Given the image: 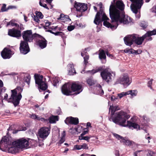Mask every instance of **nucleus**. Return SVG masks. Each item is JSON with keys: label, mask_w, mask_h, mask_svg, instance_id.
<instances>
[{"label": "nucleus", "mask_w": 156, "mask_h": 156, "mask_svg": "<svg viewBox=\"0 0 156 156\" xmlns=\"http://www.w3.org/2000/svg\"><path fill=\"white\" fill-rule=\"evenodd\" d=\"M1 54L3 58H9L11 56V51L9 49L5 48L2 52Z\"/></svg>", "instance_id": "20"}, {"label": "nucleus", "mask_w": 156, "mask_h": 156, "mask_svg": "<svg viewBox=\"0 0 156 156\" xmlns=\"http://www.w3.org/2000/svg\"><path fill=\"white\" fill-rule=\"evenodd\" d=\"M153 80L152 79H151L148 83V87H150L151 88V89H152V87H151V85H152V83Z\"/></svg>", "instance_id": "42"}, {"label": "nucleus", "mask_w": 156, "mask_h": 156, "mask_svg": "<svg viewBox=\"0 0 156 156\" xmlns=\"http://www.w3.org/2000/svg\"><path fill=\"white\" fill-rule=\"evenodd\" d=\"M3 86V84L2 81L0 80V87H2Z\"/></svg>", "instance_id": "56"}, {"label": "nucleus", "mask_w": 156, "mask_h": 156, "mask_svg": "<svg viewBox=\"0 0 156 156\" xmlns=\"http://www.w3.org/2000/svg\"><path fill=\"white\" fill-rule=\"evenodd\" d=\"M90 137V136H81V135H80L79 136V139L80 140H84L87 141V142H89V139Z\"/></svg>", "instance_id": "25"}, {"label": "nucleus", "mask_w": 156, "mask_h": 156, "mask_svg": "<svg viewBox=\"0 0 156 156\" xmlns=\"http://www.w3.org/2000/svg\"><path fill=\"white\" fill-rule=\"evenodd\" d=\"M89 58V56L88 55H86L83 58H84V62L85 65H86L88 63V60Z\"/></svg>", "instance_id": "29"}, {"label": "nucleus", "mask_w": 156, "mask_h": 156, "mask_svg": "<svg viewBox=\"0 0 156 156\" xmlns=\"http://www.w3.org/2000/svg\"><path fill=\"white\" fill-rule=\"evenodd\" d=\"M88 130H84L80 135L81 136H84L88 133Z\"/></svg>", "instance_id": "53"}, {"label": "nucleus", "mask_w": 156, "mask_h": 156, "mask_svg": "<svg viewBox=\"0 0 156 156\" xmlns=\"http://www.w3.org/2000/svg\"><path fill=\"white\" fill-rule=\"evenodd\" d=\"M68 68L69 74V75H73L76 73V70L74 69V66L73 64H68Z\"/></svg>", "instance_id": "21"}, {"label": "nucleus", "mask_w": 156, "mask_h": 156, "mask_svg": "<svg viewBox=\"0 0 156 156\" xmlns=\"http://www.w3.org/2000/svg\"><path fill=\"white\" fill-rule=\"evenodd\" d=\"M124 6L123 2L120 1H116L115 5H112V3L110 5L109 11L112 24L107 21L109 19L101 9L97 13L94 21V23L96 25H98L100 23L104 21V25L111 28L112 30L117 28L118 22L123 24L133 23L131 18L124 14L123 11Z\"/></svg>", "instance_id": "1"}, {"label": "nucleus", "mask_w": 156, "mask_h": 156, "mask_svg": "<svg viewBox=\"0 0 156 156\" xmlns=\"http://www.w3.org/2000/svg\"><path fill=\"white\" fill-rule=\"evenodd\" d=\"M128 50L129 49L126 48V49H125L124 51V52H125L126 53H128Z\"/></svg>", "instance_id": "63"}, {"label": "nucleus", "mask_w": 156, "mask_h": 156, "mask_svg": "<svg viewBox=\"0 0 156 156\" xmlns=\"http://www.w3.org/2000/svg\"><path fill=\"white\" fill-rule=\"evenodd\" d=\"M63 34V33L62 32H57L56 33H55L54 35L55 36H57L58 35H62Z\"/></svg>", "instance_id": "49"}, {"label": "nucleus", "mask_w": 156, "mask_h": 156, "mask_svg": "<svg viewBox=\"0 0 156 156\" xmlns=\"http://www.w3.org/2000/svg\"><path fill=\"white\" fill-rule=\"evenodd\" d=\"M105 52L103 50H102L99 54V58L100 59H105L106 58V56L105 55Z\"/></svg>", "instance_id": "23"}, {"label": "nucleus", "mask_w": 156, "mask_h": 156, "mask_svg": "<svg viewBox=\"0 0 156 156\" xmlns=\"http://www.w3.org/2000/svg\"><path fill=\"white\" fill-rule=\"evenodd\" d=\"M16 6H14L11 5V6H9L7 8V9H8V10H9V9H16Z\"/></svg>", "instance_id": "51"}, {"label": "nucleus", "mask_w": 156, "mask_h": 156, "mask_svg": "<svg viewBox=\"0 0 156 156\" xmlns=\"http://www.w3.org/2000/svg\"><path fill=\"white\" fill-rule=\"evenodd\" d=\"M24 20L26 22L27 21V17L25 15H24Z\"/></svg>", "instance_id": "60"}, {"label": "nucleus", "mask_w": 156, "mask_h": 156, "mask_svg": "<svg viewBox=\"0 0 156 156\" xmlns=\"http://www.w3.org/2000/svg\"><path fill=\"white\" fill-rule=\"evenodd\" d=\"M98 5H99V7L100 9H101L102 8V4L101 3H100Z\"/></svg>", "instance_id": "61"}, {"label": "nucleus", "mask_w": 156, "mask_h": 156, "mask_svg": "<svg viewBox=\"0 0 156 156\" xmlns=\"http://www.w3.org/2000/svg\"><path fill=\"white\" fill-rule=\"evenodd\" d=\"M87 126L88 127H91V124L90 122H87Z\"/></svg>", "instance_id": "62"}, {"label": "nucleus", "mask_w": 156, "mask_h": 156, "mask_svg": "<svg viewBox=\"0 0 156 156\" xmlns=\"http://www.w3.org/2000/svg\"><path fill=\"white\" fill-rule=\"evenodd\" d=\"M156 34V30L148 31L142 37H138L136 35L133 34L128 35L124 38L125 44L127 45L130 46L134 41L138 45L141 44L144 39H146L147 41H150L152 40L151 36Z\"/></svg>", "instance_id": "3"}, {"label": "nucleus", "mask_w": 156, "mask_h": 156, "mask_svg": "<svg viewBox=\"0 0 156 156\" xmlns=\"http://www.w3.org/2000/svg\"><path fill=\"white\" fill-rule=\"evenodd\" d=\"M10 25H11L13 27L15 26L17 27L18 26V25L17 23H13L11 21L8 23L7 25V27Z\"/></svg>", "instance_id": "32"}, {"label": "nucleus", "mask_w": 156, "mask_h": 156, "mask_svg": "<svg viewBox=\"0 0 156 156\" xmlns=\"http://www.w3.org/2000/svg\"><path fill=\"white\" fill-rule=\"evenodd\" d=\"M98 87L101 90V94H104V91L102 89L101 86L100 85H98Z\"/></svg>", "instance_id": "54"}, {"label": "nucleus", "mask_w": 156, "mask_h": 156, "mask_svg": "<svg viewBox=\"0 0 156 156\" xmlns=\"http://www.w3.org/2000/svg\"><path fill=\"white\" fill-rule=\"evenodd\" d=\"M32 17L33 18L34 20L37 22L38 23H39L40 21V20L39 18L38 17H37V16L34 15H33V16H32Z\"/></svg>", "instance_id": "37"}, {"label": "nucleus", "mask_w": 156, "mask_h": 156, "mask_svg": "<svg viewBox=\"0 0 156 156\" xmlns=\"http://www.w3.org/2000/svg\"><path fill=\"white\" fill-rule=\"evenodd\" d=\"M130 91H127V92H124L119 94H118V96L120 98H121L123 97L126 96L127 95H129L130 93Z\"/></svg>", "instance_id": "24"}, {"label": "nucleus", "mask_w": 156, "mask_h": 156, "mask_svg": "<svg viewBox=\"0 0 156 156\" xmlns=\"http://www.w3.org/2000/svg\"><path fill=\"white\" fill-rule=\"evenodd\" d=\"M142 51L141 50H135L134 54H140L141 53Z\"/></svg>", "instance_id": "50"}, {"label": "nucleus", "mask_w": 156, "mask_h": 156, "mask_svg": "<svg viewBox=\"0 0 156 156\" xmlns=\"http://www.w3.org/2000/svg\"><path fill=\"white\" fill-rule=\"evenodd\" d=\"M88 49H89L88 48H85L84 50H83L81 52V55L82 57H83L84 56V55H85V56L86 55H86V54L87 53V50Z\"/></svg>", "instance_id": "36"}, {"label": "nucleus", "mask_w": 156, "mask_h": 156, "mask_svg": "<svg viewBox=\"0 0 156 156\" xmlns=\"http://www.w3.org/2000/svg\"><path fill=\"white\" fill-rule=\"evenodd\" d=\"M63 16V14H60V17H59L58 18V20H62V17Z\"/></svg>", "instance_id": "59"}, {"label": "nucleus", "mask_w": 156, "mask_h": 156, "mask_svg": "<svg viewBox=\"0 0 156 156\" xmlns=\"http://www.w3.org/2000/svg\"><path fill=\"white\" fill-rule=\"evenodd\" d=\"M129 91H131L130 92V93L129 94H130L131 95V96H136V95L137 93V90H129Z\"/></svg>", "instance_id": "30"}, {"label": "nucleus", "mask_w": 156, "mask_h": 156, "mask_svg": "<svg viewBox=\"0 0 156 156\" xmlns=\"http://www.w3.org/2000/svg\"><path fill=\"white\" fill-rule=\"evenodd\" d=\"M102 67H100L96 69L94 71V73H97L98 71H101L102 70Z\"/></svg>", "instance_id": "45"}, {"label": "nucleus", "mask_w": 156, "mask_h": 156, "mask_svg": "<svg viewBox=\"0 0 156 156\" xmlns=\"http://www.w3.org/2000/svg\"><path fill=\"white\" fill-rule=\"evenodd\" d=\"M115 75L114 73L109 72L107 69H104L101 73V75L103 79L107 82L111 81Z\"/></svg>", "instance_id": "9"}, {"label": "nucleus", "mask_w": 156, "mask_h": 156, "mask_svg": "<svg viewBox=\"0 0 156 156\" xmlns=\"http://www.w3.org/2000/svg\"><path fill=\"white\" fill-rule=\"evenodd\" d=\"M87 83L90 86H92L95 83V82L91 78H88L87 80Z\"/></svg>", "instance_id": "26"}, {"label": "nucleus", "mask_w": 156, "mask_h": 156, "mask_svg": "<svg viewBox=\"0 0 156 156\" xmlns=\"http://www.w3.org/2000/svg\"><path fill=\"white\" fill-rule=\"evenodd\" d=\"M52 0H46L47 2H48L49 4H50Z\"/></svg>", "instance_id": "64"}, {"label": "nucleus", "mask_w": 156, "mask_h": 156, "mask_svg": "<svg viewBox=\"0 0 156 156\" xmlns=\"http://www.w3.org/2000/svg\"><path fill=\"white\" fill-rule=\"evenodd\" d=\"M118 82L124 86H128L129 85L131 82L128 75L126 74H124L118 79Z\"/></svg>", "instance_id": "11"}, {"label": "nucleus", "mask_w": 156, "mask_h": 156, "mask_svg": "<svg viewBox=\"0 0 156 156\" xmlns=\"http://www.w3.org/2000/svg\"><path fill=\"white\" fill-rule=\"evenodd\" d=\"M141 151H143L142 150H139L135 152L134 153V156H137V154H138V153Z\"/></svg>", "instance_id": "52"}, {"label": "nucleus", "mask_w": 156, "mask_h": 156, "mask_svg": "<svg viewBox=\"0 0 156 156\" xmlns=\"http://www.w3.org/2000/svg\"><path fill=\"white\" fill-rule=\"evenodd\" d=\"M133 4H131L130 8L132 11L135 14H139L136 16V18H139L140 17V9L143 5V0H130Z\"/></svg>", "instance_id": "7"}, {"label": "nucleus", "mask_w": 156, "mask_h": 156, "mask_svg": "<svg viewBox=\"0 0 156 156\" xmlns=\"http://www.w3.org/2000/svg\"><path fill=\"white\" fill-rule=\"evenodd\" d=\"M74 6L77 11L81 12H84L87 9V4L84 3L76 2Z\"/></svg>", "instance_id": "17"}, {"label": "nucleus", "mask_w": 156, "mask_h": 156, "mask_svg": "<svg viewBox=\"0 0 156 156\" xmlns=\"http://www.w3.org/2000/svg\"><path fill=\"white\" fill-rule=\"evenodd\" d=\"M65 122L66 124L68 125L70 124L76 125L79 123V120L77 118L69 117L66 118L65 121Z\"/></svg>", "instance_id": "18"}, {"label": "nucleus", "mask_w": 156, "mask_h": 156, "mask_svg": "<svg viewBox=\"0 0 156 156\" xmlns=\"http://www.w3.org/2000/svg\"><path fill=\"white\" fill-rule=\"evenodd\" d=\"M37 43L41 49L45 48L47 44V41L44 38L41 37H39Z\"/></svg>", "instance_id": "19"}, {"label": "nucleus", "mask_w": 156, "mask_h": 156, "mask_svg": "<svg viewBox=\"0 0 156 156\" xmlns=\"http://www.w3.org/2000/svg\"><path fill=\"white\" fill-rule=\"evenodd\" d=\"M113 135L116 138L120 141L121 143H123L124 144L131 146L134 144L133 142L128 140L125 138H124L116 133H114Z\"/></svg>", "instance_id": "13"}, {"label": "nucleus", "mask_w": 156, "mask_h": 156, "mask_svg": "<svg viewBox=\"0 0 156 156\" xmlns=\"http://www.w3.org/2000/svg\"><path fill=\"white\" fill-rule=\"evenodd\" d=\"M10 97L8 98V95L5 94L4 97V99L7 100L8 102H12L15 107L17 106L20 103V101L22 98V96L20 92L17 93V89L12 90Z\"/></svg>", "instance_id": "6"}, {"label": "nucleus", "mask_w": 156, "mask_h": 156, "mask_svg": "<svg viewBox=\"0 0 156 156\" xmlns=\"http://www.w3.org/2000/svg\"><path fill=\"white\" fill-rule=\"evenodd\" d=\"M13 144L17 145L19 148L28 147L29 144L28 141L24 138H22L14 141Z\"/></svg>", "instance_id": "10"}, {"label": "nucleus", "mask_w": 156, "mask_h": 156, "mask_svg": "<svg viewBox=\"0 0 156 156\" xmlns=\"http://www.w3.org/2000/svg\"><path fill=\"white\" fill-rule=\"evenodd\" d=\"M58 120V116H52L49 118V122L51 123H55L56 121Z\"/></svg>", "instance_id": "22"}, {"label": "nucleus", "mask_w": 156, "mask_h": 156, "mask_svg": "<svg viewBox=\"0 0 156 156\" xmlns=\"http://www.w3.org/2000/svg\"><path fill=\"white\" fill-rule=\"evenodd\" d=\"M37 117V115L33 114L30 115V117L31 118L34 119H36V117Z\"/></svg>", "instance_id": "46"}, {"label": "nucleus", "mask_w": 156, "mask_h": 156, "mask_svg": "<svg viewBox=\"0 0 156 156\" xmlns=\"http://www.w3.org/2000/svg\"><path fill=\"white\" fill-rule=\"evenodd\" d=\"M37 120H41L42 121L43 120H44V119L43 118H41L40 116L38 115H37V117H36V119Z\"/></svg>", "instance_id": "48"}, {"label": "nucleus", "mask_w": 156, "mask_h": 156, "mask_svg": "<svg viewBox=\"0 0 156 156\" xmlns=\"http://www.w3.org/2000/svg\"><path fill=\"white\" fill-rule=\"evenodd\" d=\"M50 133V129L46 127L41 128L38 130V135L40 138L42 139L46 138Z\"/></svg>", "instance_id": "14"}, {"label": "nucleus", "mask_w": 156, "mask_h": 156, "mask_svg": "<svg viewBox=\"0 0 156 156\" xmlns=\"http://www.w3.org/2000/svg\"><path fill=\"white\" fill-rule=\"evenodd\" d=\"M81 145H75L74 146V149L77 150H80L81 149Z\"/></svg>", "instance_id": "39"}, {"label": "nucleus", "mask_w": 156, "mask_h": 156, "mask_svg": "<svg viewBox=\"0 0 156 156\" xmlns=\"http://www.w3.org/2000/svg\"><path fill=\"white\" fill-rule=\"evenodd\" d=\"M8 137L6 136L2 138L0 142V149L8 151V152L14 154L17 152L18 147L13 144Z\"/></svg>", "instance_id": "4"}, {"label": "nucleus", "mask_w": 156, "mask_h": 156, "mask_svg": "<svg viewBox=\"0 0 156 156\" xmlns=\"http://www.w3.org/2000/svg\"><path fill=\"white\" fill-rule=\"evenodd\" d=\"M155 154L151 151H149L147 156H154Z\"/></svg>", "instance_id": "43"}, {"label": "nucleus", "mask_w": 156, "mask_h": 156, "mask_svg": "<svg viewBox=\"0 0 156 156\" xmlns=\"http://www.w3.org/2000/svg\"><path fill=\"white\" fill-rule=\"evenodd\" d=\"M120 109L118 106L113 107L110 106L109 110L111 112L112 116L109 118V120H111L115 123L119 125L124 127H128L130 128H133L135 129H139L140 126L139 125L135 123L129 121H127V124H125V123L128 119L130 118V116L128 115L126 112L121 111L119 112L116 113V116L114 118L112 116L114 115V112Z\"/></svg>", "instance_id": "2"}, {"label": "nucleus", "mask_w": 156, "mask_h": 156, "mask_svg": "<svg viewBox=\"0 0 156 156\" xmlns=\"http://www.w3.org/2000/svg\"><path fill=\"white\" fill-rule=\"evenodd\" d=\"M66 135V132L65 131H64L62 133L61 136L62 137L65 138V136Z\"/></svg>", "instance_id": "55"}, {"label": "nucleus", "mask_w": 156, "mask_h": 156, "mask_svg": "<svg viewBox=\"0 0 156 156\" xmlns=\"http://www.w3.org/2000/svg\"><path fill=\"white\" fill-rule=\"evenodd\" d=\"M40 5L41 6H42V7L47 9H49V8L47 6V5L46 4H44V3H41V2H40Z\"/></svg>", "instance_id": "41"}, {"label": "nucleus", "mask_w": 156, "mask_h": 156, "mask_svg": "<svg viewBox=\"0 0 156 156\" xmlns=\"http://www.w3.org/2000/svg\"><path fill=\"white\" fill-rule=\"evenodd\" d=\"M36 84L38 85L40 88L44 90L48 88L46 83L43 81V76L35 74L34 76Z\"/></svg>", "instance_id": "8"}, {"label": "nucleus", "mask_w": 156, "mask_h": 156, "mask_svg": "<svg viewBox=\"0 0 156 156\" xmlns=\"http://www.w3.org/2000/svg\"><path fill=\"white\" fill-rule=\"evenodd\" d=\"M75 27L71 25L68 26L67 27L68 30L69 31H71L74 29Z\"/></svg>", "instance_id": "40"}, {"label": "nucleus", "mask_w": 156, "mask_h": 156, "mask_svg": "<svg viewBox=\"0 0 156 156\" xmlns=\"http://www.w3.org/2000/svg\"><path fill=\"white\" fill-rule=\"evenodd\" d=\"M73 91H77V93L73 94L76 95L79 94L82 91V87L75 83H73L71 85L69 83H66L64 85L62 88V93L66 95L71 94L72 91L70 89Z\"/></svg>", "instance_id": "5"}, {"label": "nucleus", "mask_w": 156, "mask_h": 156, "mask_svg": "<svg viewBox=\"0 0 156 156\" xmlns=\"http://www.w3.org/2000/svg\"><path fill=\"white\" fill-rule=\"evenodd\" d=\"M6 5L5 4H3L2 6V7L1 9V10L2 12L6 11L8 10L7 8H6Z\"/></svg>", "instance_id": "35"}, {"label": "nucleus", "mask_w": 156, "mask_h": 156, "mask_svg": "<svg viewBox=\"0 0 156 156\" xmlns=\"http://www.w3.org/2000/svg\"><path fill=\"white\" fill-rule=\"evenodd\" d=\"M20 49L21 53L23 54L27 53L30 51L27 42L21 41L20 44Z\"/></svg>", "instance_id": "15"}, {"label": "nucleus", "mask_w": 156, "mask_h": 156, "mask_svg": "<svg viewBox=\"0 0 156 156\" xmlns=\"http://www.w3.org/2000/svg\"><path fill=\"white\" fill-rule=\"evenodd\" d=\"M65 141V138L61 137L60 140L58 142V145L60 146V144L63 143Z\"/></svg>", "instance_id": "38"}, {"label": "nucleus", "mask_w": 156, "mask_h": 156, "mask_svg": "<svg viewBox=\"0 0 156 156\" xmlns=\"http://www.w3.org/2000/svg\"><path fill=\"white\" fill-rule=\"evenodd\" d=\"M8 34L11 37L19 38L21 36V32L20 30L13 28L9 30Z\"/></svg>", "instance_id": "16"}, {"label": "nucleus", "mask_w": 156, "mask_h": 156, "mask_svg": "<svg viewBox=\"0 0 156 156\" xmlns=\"http://www.w3.org/2000/svg\"><path fill=\"white\" fill-rule=\"evenodd\" d=\"M30 75H27L24 78V81L27 82L28 85H29L30 83Z\"/></svg>", "instance_id": "27"}, {"label": "nucleus", "mask_w": 156, "mask_h": 156, "mask_svg": "<svg viewBox=\"0 0 156 156\" xmlns=\"http://www.w3.org/2000/svg\"><path fill=\"white\" fill-rule=\"evenodd\" d=\"M105 53L109 57H110L111 56H112V55H111V54H110L108 53V51H105Z\"/></svg>", "instance_id": "57"}, {"label": "nucleus", "mask_w": 156, "mask_h": 156, "mask_svg": "<svg viewBox=\"0 0 156 156\" xmlns=\"http://www.w3.org/2000/svg\"><path fill=\"white\" fill-rule=\"evenodd\" d=\"M51 24V23L48 22H46L45 23V26H44V27L45 29H47V27H48Z\"/></svg>", "instance_id": "44"}, {"label": "nucleus", "mask_w": 156, "mask_h": 156, "mask_svg": "<svg viewBox=\"0 0 156 156\" xmlns=\"http://www.w3.org/2000/svg\"><path fill=\"white\" fill-rule=\"evenodd\" d=\"M59 82L58 78L57 77H55L53 78V85L56 86Z\"/></svg>", "instance_id": "28"}, {"label": "nucleus", "mask_w": 156, "mask_h": 156, "mask_svg": "<svg viewBox=\"0 0 156 156\" xmlns=\"http://www.w3.org/2000/svg\"><path fill=\"white\" fill-rule=\"evenodd\" d=\"M81 149H88V147L87 145L85 143H84L82 145H81Z\"/></svg>", "instance_id": "34"}, {"label": "nucleus", "mask_w": 156, "mask_h": 156, "mask_svg": "<svg viewBox=\"0 0 156 156\" xmlns=\"http://www.w3.org/2000/svg\"><path fill=\"white\" fill-rule=\"evenodd\" d=\"M152 12L156 13V7L155 8H152Z\"/></svg>", "instance_id": "58"}, {"label": "nucleus", "mask_w": 156, "mask_h": 156, "mask_svg": "<svg viewBox=\"0 0 156 156\" xmlns=\"http://www.w3.org/2000/svg\"><path fill=\"white\" fill-rule=\"evenodd\" d=\"M22 37L24 41L26 42H31L33 39V36L31 30L23 31L22 33Z\"/></svg>", "instance_id": "12"}, {"label": "nucleus", "mask_w": 156, "mask_h": 156, "mask_svg": "<svg viewBox=\"0 0 156 156\" xmlns=\"http://www.w3.org/2000/svg\"><path fill=\"white\" fill-rule=\"evenodd\" d=\"M135 50L132 49H129L128 50V53L131 54H134V52H135Z\"/></svg>", "instance_id": "47"}, {"label": "nucleus", "mask_w": 156, "mask_h": 156, "mask_svg": "<svg viewBox=\"0 0 156 156\" xmlns=\"http://www.w3.org/2000/svg\"><path fill=\"white\" fill-rule=\"evenodd\" d=\"M140 25L143 28H145L147 26V24L146 22H143L140 23Z\"/></svg>", "instance_id": "31"}, {"label": "nucleus", "mask_w": 156, "mask_h": 156, "mask_svg": "<svg viewBox=\"0 0 156 156\" xmlns=\"http://www.w3.org/2000/svg\"><path fill=\"white\" fill-rule=\"evenodd\" d=\"M36 16L38 17L40 19H42L43 16L41 12H36Z\"/></svg>", "instance_id": "33"}]
</instances>
